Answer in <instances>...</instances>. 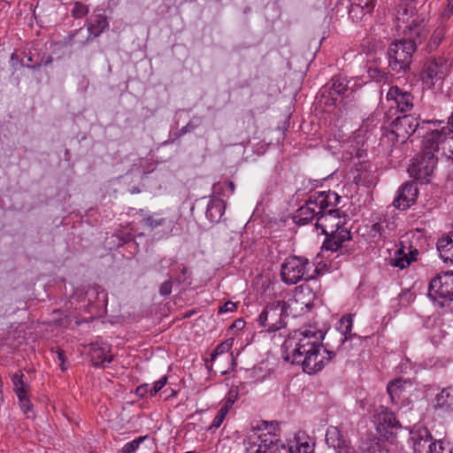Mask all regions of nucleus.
<instances>
[{
    "instance_id": "f257e3e1",
    "label": "nucleus",
    "mask_w": 453,
    "mask_h": 453,
    "mask_svg": "<svg viewBox=\"0 0 453 453\" xmlns=\"http://www.w3.org/2000/svg\"><path fill=\"white\" fill-rule=\"evenodd\" d=\"M326 332L314 325L304 326L289 334L282 344L286 361L301 365L303 371L313 374L321 371L335 356L329 342L323 345Z\"/></svg>"
},
{
    "instance_id": "f03ea898",
    "label": "nucleus",
    "mask_w": 453,
    "mask_h": 453,
    "mask_svg": "<svg viewBox=\"0 0 453 453\" xmlns=\"http://www.w3.org/2000/svg\"><path fill=\"white\" fill-rule=\"evenodd\" d=\"M441 124H443V120L422 119L419 115L405 114L391 122V131L388 136L393 142L400 143H404L411 137L422 138L421 143H425L426 148H431L447 141L449 129L441 128Z\"/></svg>"
},
{
    "instance_id": "7ed1b4c3",
    "label": "nucleus",
    "mask_w": 453,
    "mask_h": 453,
    "mask_svg": "<svg viewBox=\"0 0 453 453\" xmlns=\"http://www.w3.org/2000/svg\"><path fill=\"white\" fill-rule=\"evenodd\" d=\"M341 200L342 196L332 190L316 192L295 211L292 219L298 226L307 225L316 219V228L325 232L328 219L338 214L337 211H329L328 207L337 206Z\"/></svg>"
},
{
    "instance_id": "20e7f679",
    "label": "nucleus",
    "mask_w": 453,
    "mask_h": 453,
    "mask_svg": "<svg viewBox=\"0 0 453 453\" xmlns=\"http://www.w3.org/2000/svg\"><path fill=\"white\" fill-rule=\"evenodd\" d=\"M441 144L437 143L434 147L426 148V144L421 143V151L413 158L412 164L408 168L410 176L416 181L422 184L430 182L438 162L435 153L439 151Z\"/></svg>"
},
{
    "instance_id": "39448f33",
    "label": "nucleus",
    "mask_w": 453,
    "mask_h": 453,
    "mask_svg": "<svg viewBox=\"0 0 453 453\" xmlns=\"http://www.w3.org/2000/svg\"><path fill=\"white\" fill-rule=\"evenodd\" d=\"M356 87L357 82L353 79L342 75L334 76L320 89L321 97L325 99L324 104L328 107L337 106L344 98L353 96L357 90Z\"/></svg>"
},
{
    "instance_id": "423d86ee",
    "label": "nucleus",
    "mask_w": 453,
    "mask_h": 453,
    "mask_svg": "<svg viewBox=\"0 0 453 453\" xmlns=\"http://www.w3.org/2000/svg\"><path fill=\"white\" fill-rule=\"evenodd\" d=\"M428 298L441 308L453 303V271L436 273L428 284Z\"/></svg>"
},
{
    "instance_id": "0eeeda50",
    "label": "nucleus",
    "mask_w": 453,
    "mask_h": 453,
    "mask_svg": "<svg viewBox=\"0 0 453 453\" xmlns=\"http://www.w3.org/2000/svg\"><path fill=\"white\" fill-rule=\"evenodd\" d=\"M311 268L309 259L303 256H289L280 266V279L287 285H295L302 280L309 281L314 278L310 273Z\"/></svg>"
},
{
    "instance_id": "6e6552de",
    "label": "nucleus",
    "mask_w": 453,
    "mask_h": 453,
    "mask_svg": "<svg viewBox=\"0 0 453 453\" xmlns=\"http://www.w3.org/2000/svg\"><path fill=\"white\" fill-rule=\"evenodd\" d=\"M416 51L414 44L403 40L392 42L387 50L388 68L395 73H404L410 69L413 53Z\"/></svg>"
},
{
    "instance_id": "1a4fd4ad",
    "label": "nucleus",
    "mask_w": 453,
    "mask_h": 453,
    "mask_svg": "<svg viewBox=\"0 0 453 453\" xmlns=\"http://www.w3.org/2000/svg\"><path fill=\"white\" fill-rule=\"evenodd\" d=\"M448 61L443 57L427 58L424 60L419 73V78L424 88H435L442 85L443 80L449 73Z\"/></svg>"
},
{
    "instance_id": "9d476101",
    "label": "nucleus",
    "mask_w": 453,
    "mask_h": 453,
    "mask_svg": "<svg viewBox=\"0 0 453 453\" xmlns=\"http://www.w3.org/2000/svg\"><path fill=\"white\" fill-rule=\"evenodd\" d=\"M322 234L326 235V238L322 244L321 252L323 256H325V253L330 252V254L326 255V258L336 252H339V254L335 257H339V255L350 256L353 254L355 250L344 244L345 242L352 239V234L348 228H340L338 226L331 231L326 228L325 232L322 231Z\"/></svg>"
},
{
    "instance_id": "9b49d317",
    "label": "nucleus",
    "mask_w": 453,
    "mask_h": 453,
    "mask_svg": "<svg viewBox=\"0 0 453 453\" xmlns=\"http://www.w3.org/2000/svg\"><path fill=\"white\" fill-rule=\"evenodd\" d=\"M261 427H253L251 434L245 440L249 453H275L278 435L273 432H261Z\"/></svg>"
},
{
    "instance_id": "f8f14e48",
    "label": "nucleus",
    "mask_w": 453,
    "mask_h": 453,
    "mask_svg": "<svg viewBox=\"0 0 453 453\" xmlns=\"http://www.w3.org/2000/svg\"><path fill=\"white\" fill-rule=\"evenodd\" d=\"M286 311L279 301L268 303L259 314L257 321L268 333H274L286 326Z\"/></svg>"
},
{
    "instance_id": "ddd939ff",
    "label": "nucleus",
    "mask_w": 453,
    "mask_h": 453,
    "mask_svg": "<svg viewBox=\"0 0 453 453\" xmlns=\"http://www.w3.org/2000/svg\"><path fill=\"white\" fill-rule=\"evenodd\" d=\"M429 32L428 19L423 15H418L403 29V40L412 42L417 50V46L427 38Z\"/></svg>"
},
{
    "instance_id": "4468645a",
    "label": "nucleus",
    "mask_w": 453,
    "mask_h": 453,
    "mask_svg": "<svg viewBox=\"0 0 453 453\" xmlns=\"http://www.w3.org/2000/svg\"><path fill=\"white\" fill-rule=\"evenodd\" d=\"M418 196V188L416 180L407 181L399 188L393 205L398 210H407L416 203Z\"/></svg>"
},
{
    "instance_id": "2eb2a0df",
    "label": "nucleus",
    "mask_w": 453,
    "mask_h": 453,
    "mask_svg": "<svg viewBox=\"0 0 453 453\" xmlns=\"http://www.w3.org/2000/svg\"><path fill=\"white\" fill-rule=\"evenodd\" d=\"M353 315L347 314L341 318L334 332L328 334L327 339L336 340V349H339L344 342L354 338H359L356 333H352Z\"/></svg>"
},
{
    "instance_id": "dca6fc26",
    "label": "nucleus",
    "mask_w": 453,
    "mask_h": 453,
    "mask_svg": "<svg viewBox=\"0 0 453 453\" xmlns=\"http://www.w3.org/2000/svg\"><path fill=\"white\" fill-rule=\"evenodd\" d=\"M144 226L155 230L161 236H168L173 234L175 222L172 218L163 217L160 213H153L142 219Z\"/></svg>"
},
{
    "instance_id": "f3484780",
    "label": "nucleus",
    "mask_w": 453,
    "mask_h": 453,
    "mask_svg": "<svg viewBox=\"0 0 453 453\" xmlns=\"http://www.w3.org/2000/svg\"><path fill=\"white\" fill-rule=\"evenodd\" d=\"M284 311H286V318L292 317L297 318L303 314L310 311L313 308V303L311 301L306 302L303 295H297L289 298L288 301L279 300Z\"/></svg>"
},
{
    "instance_id": "a211bd4d",
    "label": "nucleus",
    "mask_w": 453,
    "mask_h": 453,
    "mask_svg": "<svg viewBox=\"0 0 453 453\" xmlns=\"http://www.w3.org/2000/svg\"><path fill=\"white\" fill-rule=\"evenodd\" d=\"M167 384V376H163L152 386L145 383L137 387L135 389V395L136 396H146L148 394H150V396H155L159 391L162 390V393L165 394L166 396H176L179 393V388H177V386L175 388H172L171 386L165 388Z\"/></svg>"
},
{
    "instance_id": "6ab92c4d",
    "label": "nucleus",
    "mask_w": 453,
    "mask_h": 453,
    "mask_svg": "<svg viewBox=\"0 0 453 453\" xmlns=\"http://www.w3.org/2000/svg\"><path fill=\"white\" fill-rule=\"evenodd\" d=\"M374 418L378 426L377 429L380 433H387L389 430L401 427V424L396 419L395 413L383 405H380L376 409Z\"/></svg>"
},
{
    "instance_id": "aec40b11",
    "label": "nucleus",
    "mask_w": 453,
    "mask_h": 453,
    "mask_svg": "<svg viewBox=\"0 0 453 453\" xmlns=\"http://www.w3.org/2000/svg\"><path fill=\"white\" fill-rule=\"evenodd\" d=\"M387 99L395 102L397 110L400 112H407L412 110L413 96L397 86H392L387 94Z\"/></svg>"
},
{
    "instance_id": "412c9836",
    "label": "nucleus",
    "mask_w": 453,
    "mask_h": 453,
    "mask_svg": "<svg viewBox=\"0 0 453 453\" xmlns=\"http://www.w3.org/2000/svg\"><path fill=\"white\" fill-rule=\"evenodd\" d=\"M88 356L95 367H104L106 363L109 364L113 359L111 348L106 344H91Z\"/></svg>"
},
{
    "instance_id": "4be33fe9",
    "label": "nucleus",
    "mask_w": 453,
    "mask_h": 453,
    "mask_svg": "<svg viewBox=\"0 0 453 453\" xmlns=\"http://www.w3.org/2000/svg\"><path fill=\"white\" fill-rule=\"evenodd\" d=\"M353 173L354 182L358 186L370 187L373 182L372 166L368 161L356 164Z\"/></svg>"
},
{
    "instance_id": "5701e85b",
    "label": "nucleus",
    "mask_w": 453,
    "mask_h": 453,
    "mask_svg": "<svg viewBox=\"0 0 453 453\" xmlns=\"http://www.w3.org/2000/svg\"><path fill=\"white\" fill-rule=\"evenodd\" d=\"M109 27V21L104 12L95 14L88 25V36L82 43H86L91 38L98 37Z\"/></svg>"
},
{
    "instance_id": "b1692460",
    "label": "nucleus",
    "mask_w": 453,
    "mask_h": 453,
    "mask_svg": "<svg viewBox=\"0 0 453 453\" xmlns=\"http://www.w3.org/2000/svg\"><path fill=\"white\" fill-rule=\"evenodd\" d=\"M436 248L444 263L453 264V231L439 238Z\"/></svg>"
},
{
    "instance_id": "393cba45",
    "label": "nucleus",
    "mask_w": 453,
    "mask_h": 453,
    "mask_svg": "<svg viewBox=\"0 0 453 453\" xmlns=\"http://www.w3.org/2000/svg\"><path fill=\"white\" fill-rule=\"evenodd\" d=\"M326 441L329 447L334 449L336 453H348L349 447L343 435L336 427L328 429L326 434Z\"/></svg>"
},
{
    "instance_id": "a878e982",
    "label": "nucleus",
    "mask_w": 453,
    "mask_h": 453,
    "mask_svg": "<svg viewBox=\"0 0 453 453\" xmlns=\"http://www.w3.org/2000/svg\"><path fill=\"white\" fill-rule=\"evenodd\" d=\"M24 67H27L32 70H38L41 65H48L51 63L52 59L50 56L45 58V56L41 57L36 52H32L31 50L26 51L23 50L20 52Z\"/></svg>"
},
{
    "instance_id": "bb28decb",
    "label": "nucleus",
    "mask_w": 453,
    "mask_h": 453,
    "mask_svg": "<svg viewBox=\"0 0 453 453\" xmlns=\"http://www.w3.org/2000/svg\"><path fill=\"white\" fill-rule=\"evenodd\" d=\"M86 297L88 303L96 308H103L107 304V293L98 285L90 286L86 291Z\"/></svg>"
},
{
    "instance_id": "cd10ccee",
    "label": "nucleus",
    "mask_w": 453,
    "mask_h": 453,
    "mask_svg": "<svg viewBox=\"0 0 453 453\" xmlns=\"http://www.w3.org/2000/svg\"><path fill=\"white\" fill-rule=\"evenodd\" d=\"M413 383L410 379L396 378L388 382L387 392L389 396H400L410 392Z\"/></svg>"
},
{
    "instance_id": "c85d7f7f",
    "label": "nucleus",
    "mask_w": 453,
    "mask_h": 453,
    "mask_svg": "<svg viewBox=\"0 0 453 453\" xmlns=\"http://www.w3.org/2000/svg\"><path fill=\"white\" fill-rule=\"evenodd\" d=\"M226 202L220 198L211 199L206 209V217L211 222H219L225 213Z\"/></svg>"
},
{
    "instance_id": "c756f323",
    "label": "nucleus",
    "mask_w": 453,
    "mask_h": 453,
    "mask_svg": "<svg viewBox=\"0 0 453 453\" xmlns=\"http://www.w3.org/2000/svg\"><path fill=\"white\" fill-rule=\"evenodd\" d=\"M435 441L427 428L419 430L417 437H414L413 449L415 453H427V449L430 445H434Z\"/></svg>"
},
{
    "instance_id": "7c9ffc66",
    "label": "nucleus",
    "mask_w": 453,
    "mask_h": 453,
    "mask_svg": "<svg viewBox=\"0 0 453 453\" xmlns=\"http://www.w3.org/2000/svg\"><path fill=\"white\" fill-rule=\"evenodd\" d=\"M11 380L13 386V391L16 393L17 396H27L29 393L30 387L27 378L24 373L19 370L11 376Z\"/></svg>"
},
{
    "instance_id": "2f4dec72",
    "label": "nucleus",
    "mask_w": 453,
    "mask_h": 453,
    "mask_svg": "<svg viewBox=\"0 0 453 453\" xmlns=\"http://www.w3.org/2000/svg\"><path fill=\"white\" fill-rule=\"evenodd\" d=\"M447 33V27L445 25L438 26L434 32L432 33L426 45V51L429 54L435 51L445 38V35Z\"/></svg>"
},
{
    "instance_id": "473e14b6",
    "label": "nucleus",
    "mask_w": 453,
    "mask_h": 453,
    "mask_svg": "<svg viewBox=\"0 0 453 453\" xmlns=\"http://www.w3.org/2000/svg\"><path fill=\"white\" fill-rule=\"evenodd\" d=\"M392 225L393 223L386 219L372 224L371 227L372 236L373 238L379 237L386 239L390 235L391 230L393 229Z\"/></svg>"
},
{
    "instance_id": "72a5a7b5",
    "label": "nucleus",
    "mask_w": 453,
    "mask_h": 453,
    "mask_svg": "<svg viewBox=\"0 0 453 453\" xmlns=\"http://www.w3.org/2000/svg\"><path fill=\"white\" fill-rule=\"evenodd\" d=\"M234 400L235 398H227V401L219 410L216 417L208 428L209 430H216L222 425L230 409L233 407Z\"/></svg>"
},
{
    "instance_id": "f704fd0d",
    "label": "nucleus",
    "mask_w": 453,
    "mask_h": 453,
    "mask_svg": "<svg viewBox=\"0 0 453 453\" xmlns=\"http://www.w3.org/2000/svg\"><path fill=\"white\" fill-rule=\"evenodd\" d=\"M111 242L113 243V247L119 248L124 245L134 246L136 249L135 237L132 233L129 232H120L119 234H112Z\"/></svg>"
},
{
    "instance_id": "c9c22d12",
    "label": "nucleus",
    "mask_w": 453,
    "mask_h": 453,
    "mask_svg": "<svg viewBox=\"0 0 453 453\" xmlns=\"http://www.w3.org/2000/svg\"><path fill=\"white\" fill-rule=\"evenodd\" d=\"M336 206H330L328 207V210H334V211H338V214L337 215H334V217H332L330 219H328V225H327V230L330 229V231L332 229H336L338 226L340 228H347L345 226L346 223H347V220L349 219V216L346 212L344 211H342L340 209H337L335 208Z\"/></svg>"
},
{
    "instance_id": "e433bc0d",
    "label": "nucleus",
    "mask_w": 453,
    "mask_h": 453,
    "mask_svg": "<svg viewBox=\"0 0 453 453\" xmlns=\"http://www.w3.org/2000/svg\"><path fill=\"white\" fill-rule=\"evenodd\" d=\"M373 11H368L365 6L359 5L351 1L349 8V16L352 21L357 23L361 21L366 15H371Z\"/></svg>"
},
{
    "instance_id": "4c0bfd02",
    "label": "nucleus",
    "mask_w": 453,
    "mask_h": 453,
    "mask_svg": "<svg viewBox=\"0 0 453 453\" xmlns=\"http://www.w3.org/2000/svg\"><path fill=\"white\" fill-rule=\"evenodd\" d=\"M389 264L394 267L404 269L411 265V262L403 249H399L395 251V257L390 259Z\"/></svg>"
},
{
    "instance_id": "58836bf2",
    "label": "nucleus",
    "mask_w": 453,
    "mask_h": 453,
    "mask_svg": "<svg viewBox=\"0 0 453 453\" xmlns=\"http://www.w3.org/2000/svg\"><path fill=\"white\" fill-rule=\"evenodd\" d=\"M233 343L234 339L229 338L219 344L211 354V361L213 362L218 356L227 353L231 349Z\"/></svg>"
},
{
    "instance_id": "ea45409f",
    "label": "nucleus",
    "mask_w": 453,
    "mask_h": 453,
    "mask_svg": "<svg viewBox=\"0 0 453 453\" xmlns=\"http://www.w3.org/2000/svg\"><path fill=\"white\" fill-rule=\"evenodd\" d=\"M89 12V6L76 1L73 4L71 16L74 19H82Z\"/></svg>"
},
{
    "instance_id": "a19ab883",
    "label": "nucleus",
    "mask_w": 453,
    "mask_h": 453,
    "mask_svg": "<svg viewBox=\"0 0 453 453\" xmlns=\"http://www.w3.org/2000/svg\"><path fill=\"white\" fill-rule=\"evenodd\" d=\"M179 270L180 274L177 275L174 279L178 283H184L187 285H191V273L188 266L183 264L178 265L177 268L174 270Z\"/></svg>"
},
{
    "instance_id": "79ce46f5",
    "label": "nucleus",
    "mask_w": 453,
    "mask_h": 453,
    "mask_svg": "<svg viewBox=\"0 0 453 453\" xmlns=\"http://www.w3.org/2000/svg\"><path fill=\"white\" fill-rule=\"evenodd\" d=\"M146 436H140L137 439L126 443L121 449V453H134L137 450L140 444L145 440Z\"/></svg>"
},
{
    "instance_id": "37998d69",
    "label": "nucleus",
    "mask_w": 453,
    "mask_h": 453,
    "mask_svg": "<svg viewBox=\"0 0 453 453\" xmlns=\"http://www.w3.org/2000/svg\"><path fill=\"white\" fill-rule=\"evenodd\" d=\"M437 403L434 405L436 409L441 410L442 412H449L453 411V398H436Z\"/></svg>"
},
{
    "instance_id": "c03bdc74",
    "label": "nucleus",
    "mask_w": 453,
    "mask_h": 453,
    "mask_svg": "<svg viewBox=\"0 0 453 453\" xmlns=\"http://www.w3.org/2000/svg\"><path fill=\"white\" fill-rule=\"evenodd\" d=\"M367 74L371 79L377 81H382L387 79V73L379 67H369Z\"/></svg>"
},
{
    "instance_id": "a18cd8bd",
    "label": "nucleus",
    "mask_w": 453,
    "mask_h": 453,
    "mask_svg": "<svg viewBox=\"0 0 453 453\" xmlns=\"http://www.w3.org/2000/svg\"><path fill=\"white\" fill-rule=\"evenodd\" d=\"M52 352L57 354L58 360L59 362V366L63 372L66 371L68 368L67 357L65 351L62 349L60 347H56V349H51Z\"/></svg>"
},
{
    "instance_id": "49530a36",
    "label": "nucleus",
    "mask_w": 453,
    "mask_h": 453,
    "mask_svg": "<svg viewBox=\"0 0 453 453\" xmlns=\"http://www.w3.org/2000/svg\"><path fill=\"white\" fill-rule=\"evenodd\" d=\"M19 403L27 418L35 417V413L33 411V404L30 402V398H19Z\"/></svg>"
},
{
    "instance_id": "de8ad7c7",
    "label": "nucleus",
    "mask_w": 453,
    "mask_h": 453,
    "mask_svg": "<svg viewBox=\"0 0 453 453\" xmlns=\"http://www.w3.org/2000/svg\"><path fill=\"white\" fill-rule=\"evenodd\" d=\"M366 453H389V451L380 443L379 439H374L367 447Z\"/></svg>"
},
{
    "instance_id": "09e8293b",
    "label": "nucleus",
    "mask_w": 453,
    "mask_h": 453,
    "mask_svg": "<svg viewBox=\"0 0 453 453\" xmlns=\"http://www.w3.org/2000/svg\"><path fill=\"white\" fill-rule=\"evenodd\" d=\"M22 57L20 53L13 52L11 55L10 62L13 72H17L21 67H24L23 62H21Z\"/></svg>"
},
{
    "instance_id": "8fccbe9b",
    "label": "nucleus",
    "mask_w": 453,
    "mask_h": 453,
    "mask_svg": "<svg viewBox=\"0 0 453 453\" xmlns=\"http://www.w3.org/2000/svg\"><path fill=\"white\" fill-rule=\"evenodd\" d=\"M212 192L217 196H227V191L223 181L213 184Z\"/></svg>"
},
{
    "instance_id": "3c124183",
    "label": "nucleus",
    "mask_w": 453,
    "mask_h": 453,
    "mask_svg": "<svg viewBox=\"0 0 453 453\" xmlns=\"http://www.w3.org/2000/svg\"><path fill=\"white\" fill-rule=\"evenodd\" d=\"M237 310V303L232 301L226 302L223 305L219 306L218 313L222 314L226 312H234Z\"/></svg>"
},
{
    "instance_id": "603ef678",
    "label": "nucleus",
    "mask_w": 453,
    "mask_h": 453,
    "mask_svg": "<svg viewBox=\"0 0 453 453\" xmlns=\"http://www.w3.org/2000/svg\"><path fill=\"white\" fill-rule=\"evenodd\" d=\"M173 289V280H167L164 281L159 287V294L163 296H169Z\"/></svg>"
},
{
    "instance_id": "864d4df0",
    "label": "nucleus",
    "mask_w": 453,
    "mask_h": 453,
    "mask_svg": "<svg viewBox=\"0 0 453 453\" xmlns=\"http://www.w3.org/2000/svg\"><path fill=\"white\" fill-rule=\"evenodd\" d=\"M359 5L365 6L368 11H373L376 5L377 0H351Z\"/></svg>"
},
{
    "instance_id": "5fc2aeb1",
    "label": "nucleus",
    "mask_w": 453,
    "mask_h": 453,
    "mask_svg": "<svg viewBox=\"0 0 453 453\" xmlns=\"http://www.w3.org/2000/svg\"><path fill=\"white\" fill-rule=\"evenodd\" d=\"M288 453H300V442L296 439L288 440Z\"/></svg>"
},
{
    "instance_id": "6e6d98bb",
    "label": "nucleus",
    "mask_w": 453,
    "mask_h": 453,
    "mask_svg": "<svg viewBox=\"0 0 453 453\" xmlns=\"http://www.w3.org/2000/svg\"><path fill=\"white\" fill-rule=\"evenodd\" d=\"M288 440L282 441L279 437L277 438V450L275 453H288Z\"/></svg>"
},
{
    "instance_id": "4d7b16f0",
    "label": "nucleus",
    "mask_w": 453,
    "mask_h": 453,
    "mask_svg": "<svg viewBox=\"0 0 453 453\" xmlns=\"http://www.w3.org/2000/svg\"><path fill=\"white\" fill-rule=\"evenodd\" d=\"M453 14V0H449L446 8L441 12V18L443 19H449Z\"/></svg>"
},
{
    "instance_id": "13d9d810",
    "label": "nucleus",
    "mask_w": 453,
    "mask_h": 453,
    "mask_svg": "<svg viewBox=\"0 0 453 453\" xmlns=\"http://www.w3.org/2000/svg\"><path fill=\"white\" fill-rule=\"evenodd\" d=\"M441 128L448 127L449 129V134L447 135V140L449 138H453V111L448 119L447 124H445V122L443 121V124H441Z\"/></svg>"
},
{
    "instance_id": "bf43d9fd",
    "label": "nucleus",
    "mask_w": 453,
    "mask_h": 453,
    "mask_svg": "<svg viewBox=\"0 0 453 453\" xmlns=\"http://www.w3.org/2000/svg\"><path fill=\"white\" fill-rule=\"evenodd\" d=\"M246 325V322L244 321L243 319H237L234 321V323H232V325L229 326V330H236V331H240L242 329L244 328Z\"/></svg>"
},
{
    "instance_id": "052dcab7",
    "label": "nucleus",
    "mask_w": 453,
    "mask_h": 453,
    "mask_svg": "<svg viewBox=\"0 0 453 453\" xmlns=\"http://www.w3.org/2000/svg\"><path fill=\"white\" fill-rule=\"evenodd\" d=\"M81 31H82V28H79V29L75 30L73 33H72V34L68 35L67 36H65L64 38V44L65 45H72V44H73L75 36L80 32H81Z\"/></svg>"
},
{
    "instance_id": "680f3d73",
    "label": "nucleus",
    "mask_w": 453,
    "mask_h": 453,
    "mask_svg": "<svg viewBox=\"0 0 453 453\" xmlns=\"http://www.w3.org/2000/svg\"><path fill=\"white\" fill-rule=\"evenodd\" d=\"M444 444V441H435L434 444L433 453H448V450Z\"/></svg>"
},
{
    "instance_id": "e2e57ef3",
    "label": "nucleus",
    "mask_w": 453,
    "mask_h": 453,
    "mask_svg": "<svg viewBox=\"0 0 453 453\" xmlns=\"http://www.w3.org/2000/svg\"><path fill=\"white\" fill-rule=\"evenodd\" d=\"M226 188V191H227V196L233 195L234 193V190H235V185L234 183V181L232 180H226L223 181Z\"/></svg>"
},
{
    "instance_id": "0e129e2a",
    "label": "nucleus",
    "mask_w": 453,
    "mask_h": 453,
    "mask_svg": "<svg viewBox=\"0 0 453 453\" xmlns=\"http://www.w3.org/2000/svg\"><path fill=\"white\" fill-rule=\"evenodd\" d=\"M407 255V257L408 259L410 260V262H413V261H416L417 260V257L418 255V249L414 248L412 249V247L411 246L410 247V251Z\"/></svg>"
},
{
    "instance_id": "69168bd1",
    "label": "nucleus",
    "mask_w": 453,
    "mask_h": 453,
    "mask_svg": "<svg viewBox=\"0 0 453 453\" xmlns=\"http://www.w3.org/2000/svg\"><path fill=\"white\" fill-rule=\"evenodd\" d=\"M196 128V126L191 122L188 123L186 126L182 127L180 130V135H184L187 133L192 132Z\"/></svg>"
},
{
    "instance_id": "338daca9",
    "label": "nucleus",
    "mask_w": 453,
    "mask_h": 453,
    "mask_svg": "<svg viewBox=\"0 0 453 453\" xmlns=\"http://www.w3.org/2000/svg\"><path fill=\"white\" fill-rule=\"evenodd\" d=\"M411 367V362L408 358H406L400 365H399V371L401 372H406L407 368Z\"/></svg>"
},
{
    "instance_id": "774afa93",
    "label": "nucleus",
    "mask_w": 453,
    "mask_h": 453,
    "mask_svg": "<svg viewBox=\"0 0 453 453\" xmlns=\"http://www.w3.org/2000/svg\"><path fill=\"white\" fill-rule=\"evenodd\" d=\"M448 180L453 181V157L449 161V172H448Z\"/></svg>"
}]
</instances>
